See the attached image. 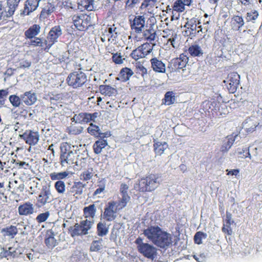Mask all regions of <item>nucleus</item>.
I'll return each instance as SVG.
<instances>
[{
	"label": "nucleus",
	"instance_id": "f257e3e1",
	"mask_svg": "<svg viewBox=\"0 0 262 262\" xmlns=\"http://www.w3.org/2000/svg\"><path fill=\"white\" fill-rule=\"evenodd\" d=\"M81 144L73 145L71 147L67 143H62L60 145V162L62 166H73L77 170L82 167V152L80 147Z\"/></svg>",
	"mask_w": 262,
	"mask_h": 262
},
{
	"label": "nucleus",
	"instance_id": "f03ea898",
	"mask_svg": "<svg viewBox=\"0 0 262 262\" xmlns=\"http://www.w3.org/2000/svg\"><path fill=\"white\" fill-rule=\"evenodd\" d=\"M160 184L158 176L150 174L145 178L141 179L138 183L136 184L134 188L140 192L152 191Z\"/></svg>",
	"mask_w": 262,
	"mask_h": 262
},
{
	"label": "nucleus",
	"instance_id": "7ed1b4c3",
	"mask_svg": "<svg viewBox=\"0 0 262 262\" xmlns=\"http://www.w3.org/2000/svg\"><path fill=\"white\" fill-rule=\"evenodd\" d=\"M200 22L197 20L195 18H192L188 20L184 26L186 30L183 31L184 36L193 37L195 36L196 33L202 31V26H199Z\"/></svg>",
	"mask_w": 262,
	"mask_h": 262
},
{
	"label": "nucleus",
	"instance_id": "20e7f679",
	"mask_svg": "<svg viewBox=\"0 0 262 262\" xmlns=\"http://www.w3.org/2000/svg\"><path fill=\"white\" fill-rule=\"evenodd\" d=\"M61 34L62 31L60 26H57L52 28L48 34L47 39L45 40L46 49H49L57 41V38Z\"/></svg>",
	"mask_w": 262,
	"mask_h": 262
},
{
	"label": "nucleus",
	"instance_id": "39448f33",
	"mask_svg": "<svg viewBox=\"0 0 262 262\" xmlns=\"http://www.w3.org/2000/svg\"><path fill=\"white\" fill-rule=\"evenodd\" d=\"M172 244V236L170 234L162 230L154 244L162 248H166Z\"/></svg>",
	"mask_w": 262,
	"mask_h": 262
},
{
	"label": "nucleus",
	"instance_id": "423d86ee",
	"mask_svg": "<svg viewBox=\"0 0 262 262\" xmlns=\"http://www.w3.org/2000/svg\"><path fill=\"white\" fill-rule=\"evenodd\" d=\"M53 199L50 189L47 187L43 188L37 198L38 206L41 207L50 203Z\"/></svg>",
	"mask_w": 262,
	"mask_h": 262
},
{
	"label": "nucleus",
	"instance_id": "0eeeda50",
	"mask_svg": "<svg viewBox=\"0 0 262 262\" xmlns=\"http://www.w3.org/2000/svg\"><path fill=\"white\" fill-rule=\"evenodd\" d=\"M239 79L240 76L237 73L232 72L228 75L224 82L226 83L229 91L233 93L239 83Z\"/></svg>",
	"mask_w": 262,
	"mask_h": 262
},
{
	"label": "nucleus",
	"instance_id": "6e6552de",
	"mask_svg": "<svg viewBox=\"0 0 262 262\" xmlns=\"http://www.w3.org/2000/svg\"><path fill=\"white\" fill-rule=\"evenodd\" d=\"M117 210H119L114 201L108 203L107 207L104 209V218L107 221H112L116 217Z\"/></svg>",
	"mask_w": 262,
	"mask_h": 262
},
{
	"label": "nucleus",
	"instance_id": "1a4fd4ad",
	"mask_svg": "<svg viewBox=\"0 0 262 262\" xmlns=\"http://www.w3.org/2000/svg\"><path fill=\"white\" fill-rule=\"evenodd\" d=\"M139 251L145 257L151 259H154L157 256L156 248L148 243L140 246Z\"/></svg>",
	"mask_w": 262,
	"mask_h": 262
},
{
	"label": "nucleus",
	"instance_id": "9d476101",
	"mask_svg": "<svg viewBox=\"0 0 262 262\" xmlns=\"http://www.w3.org/2000/svg\"><path fill=\"white\" fill-rule=\"evenodd\" d=\"M162 231L161 229L158 226H151L144 230L145 236L154 244Z\"/></svg>",
	"mask_w": 262,
	"mask_h": 262
},
{
	"label": "nucleus",
	"instance_id": "9b49d317",
	"mask_svg": "<svg viewBox=\"0 0 262 262\" xmlns=\"http://www.w3.org/2000/svg\"><path fill=\"white\" fill-rule=\"evenodd\" d=\"M21 137L24 139L26 143L31 146L36 145L39 139V135L38 132L30 130L25 133Z\"/></svg>",
	"mask_w": 262,
	"mask_h": 262
},
{
	"label": "nucleus",
	"instance_id": "f8f14e48",
	"mask_svg": "<svg viewBox=\"0 0 262 262\" xmlns=\"http://www.w3.org/2000/svg\"><path fill=\"white\" fill-rule=\"evenodd\" d=\"M34 206L32 203L29 202H26L20 205L18 207V212L20 215H29L34 213Z\"/></svg>",
	"mask_w": 262,
	"mask_h": 262
},
{
	"label": "nucleus",
	"instance_id": "ddd939ff",
	"mask_svg": "<svg viewBox=\"0 0 262 262\" xmlns=\"http://www.w3.org/2000/svg\"><path fill=\"white\" fill-rule=\"evenodd\" d=\"M145 17L143 16H136L131 25L132 29L135 30L136 33H140L145 26Z\"/></svg>",
	"mask_w": 262,
	"mask_h": 262
},
{
	"label": "nucleus",
	"instance_id": "4468645a",
	"mask_svg": "<svg viewBox=\"0 0 262 262\" xmlns=\"http://www.w3.org/2000/svg\"><path fill=\"white\" fill-rule=\"evenodd\" d=\"M188 61V57L184 54H181L179 58L173 60L172 63L176 70L182 69L184 71V68L186 67Z\"/></svg>",
	"mask_w": 262,
	"mask_h": 262
},
{
	"label": "nucleus",
	"instance_id": "2eb2a0df",
	"mask_svg": "<svg viewBox=\"0 0 262 262\" xmlns=\"http://www.w3.org/2000/svg\"><path fill=\"white\" fill-rule=\"evenodd\" d=\"M21 99L22 102L27 105L33 104L37 100L36 94L31 91L26 92L21 95Z\"/></svg>",
	"mask_w": 262,
	"mask_h": 262
},
{
	"label": "nucleus",
	"instance_id": "dca6fc26",
	"mask_svg": "<svg viewBox=\"0 0 262 262\" xmlns=\"http://www.w3.org/2000/svg\"><path fill=\"white\" fill-rule=\"evenodd\" d=\"M150 61L151 68L155 72L162 73L165 72V64L161 60L154 57L151 58Z\"/></svg>",
	"mask_w": 262,
	"mask_h": 262
},
{
	"label": "nucleus",
	"instance_id": "f3484780",
	"mask_svg": "<svg viewBox=\"0 0 262 262\" xmlns=\"http://www.w3.org/2000/svg\"><path fill=\"white\" fill-rule=\"evenodd\" d=\"M80 74L77 72H74L71 74L67 78V82L69 85H71L74 88H77L80 86L81 83V76Z\"/></svg>",
	"mask_w": 262,
	"mask_h": 262
},
{
	"label": "nucleus",
	"instance_id": "a211bd4d",
	"mask_svg": "<svg viewBox=\"0 0 262 262\" xmlns=\"http://www.w3.org/2000/svg\"><path fill=\"white\" fill-rule=\"evenodd\" d=\"M238 137V135L232 134L227 137L224 140L223 144L221 148L223 152H227L232 146L233 142Z\"/></svg>",
	"mask_w": 262,
	"mask_h": 262
},
{
	"label": "nucleus",
	"instance_id": "6ab92c4d",
	"mask_svg": "<svg viewBox=\"0 0 262 262\" xmlns=\"http://www.w3.org/2000/svg\"><path fill=\"white\" fill-rule=\"evenodd\" d=\"M231 24L232 29L239 31L244 25L245 22L242 16L235 15L231 18Z\"/></svg>",
	"mask_w": 262,
	"mask_h": 262
},
{
	"label": "nucleus",
	"instance_id": "aec40b11",
	"mask_svg": "<svg viewBox=\"0 0 262 262\" xmlns=\"http://www.w3.org/2000/svg\"><path fill=\"white\" fill-rule=\"evenodd\" d=\"M234 221L232 219V215L230 213L227 212L226 216L225 223L222 228V230L224 233H227L228 235H231L232 231L231 228V225L233 223Z\"/></svg>",
	"mask_w": 262,
	"mask_h": 262
},
{
	"label": "nucleus",
	"instance_id": "412c9836",
	"mask_svg": "<svg viewBox=\"0 0 262 262\" xmlns=\"http://www.w3.org/2000/svg\"><path fill=\"white\" fill-rule=\"evenodd\" d=\"M40 31V27L38 25H33L25 32L26 37L28 38H33L37 35Z\"/></svg>",
	"mask_w": 262,
	"mask_h": 262
},
{
	"label": "nucleus",
	"instance_id": "4be33fe9",
	"mask_svg": "<svg viewBox=\"0 0 262 262\" xmlns=\"http://www.w3.org/2000/svg\"><path fill=\"white\" fill-rule=\"evenodd\" d=\"M133 74L134 72L131 69L128 68H123L119 73V79L122 81H126Z\"/></svg>",
	"mask_w": 262,
	"mask_h": 262
},
{
	"label": "nucleus",
	"instance_id": "5701e85b",
	"mask_svg": "<svg viewBox=\"0 0 262 262\" xmlns=\"http://www.w3.org/2000/svg\"><path fill=\"white\" fill-rule=\"evenodd\" d=\"M189 53L193 57L201 56L203 54V51L201 47L196 44H194L189 47L188 49Z\"/></svg>",
	"mask_w": 262,
	"mask_h": 262
},
{
	"label": "nucleus",
	"instance_id": "b1692460",
	"mask_svg": "<svg viewBox=\"0 0 262 262\" xmlns=\"http://www.w3.org/2000/svg\"><path fill=\"white\" fill-rule=\"evenodd\" d=\"M168 146V144L165 142H157L154 144L155 151L157 155L160 156L164 153Z\"/></svg>",
	"mask_w": 262,
	"mask_h": 262
},
{
	"label": "nucleus",
	"instance_id": "393cba45",
	"mask_svg": "<svg viewBox=\"0 0 262 262\" xmlns=\"http://www.w3.org/2000/svg\"><path fill=\"white\" fill-rule=\"evenodd\" d=\"M96 210L95 206L94 204L85 207L83 209L85 217L90 220H94L93 218L95 216Z\"/></svg>",
	"mask_w": 262,
	"mask_h": 262
},
{
	"label": "nucleus",
	"instance_id": "a878e982",
	"mask_svg": "<svg viewBox=\"0 0 262 262\" xmlns=\"http://www.w3.org/2000/svg\"><path fill=\"white\" fill-rule=\"evenodd\" d=\"M81 15H74L73 16L72 19L73 25L72 28L74 31H81L82 30V19L81 18Z\"/></svg>",
	"mask_w": 262,
	"mask_h": 262
},
{
	"label": "nucleus",
	"instance_id": "bb28decb",
	"mask_svg": "<svg viewBox=\"0 0 262 262\" xmlns=\"http://www.w3.org/2000/svg\"><path fill=\"white\" fill-rule=\"evenodd\" d=\"M107 145V142L105 140L100 139L97 141L93 145L94 152L97 154H100L102 149Z\"/></svg>",
	"mask_w": 262,
	"mask_h": 262
},
{
	"label": "nucleus",
	"instance_id": "cd10ccee",
	"mask_svg": "<svg viewBox=\"0 0 262 262\" xmlns=\"http://www.w3.org/2000/svg\"><path fill=\"white\" fill-rule=\"evenodd\" d=\"M143 36L146 40L152 41L155 40L156 38V32L152 28L150 27L149 29L144 31Z\"/></svg>",
	"mask_w": 262,
	"mask_h": 262
},
{
	"label": "nucleus",
	"instance_id": "c85d7f7f",
	"mask_svg": "<svg viewBox=\"0 0 262 262\" xmlns=\"http://www.w3.org/2000/svg\"><path fill=\"white\" fill-rule=\"evenodd\" d=\"M120 195L121 196L120 200L118 201V202H115L116 203V206L119 210L122 209L125 207L126 206L127 203L130 200V197L128 194Z\"/></svg>",
	"mask_w": 262,
	"mask_h": 262
},
{
	"label": "nucleus",
	"instance_id": "c756f323",
	"mask_svg": "<svg viewBox=\"0 0 262 262\" xmlns=\"http://www.w3.org/2000/svg\"><path fill=\"white\" fill-rule=\"evenodd\" d=\"M155 45V44L151 45L150 44L146 42L139 46V47L143 54L142 56H144L145 57L147 55L151 53L153 50V46Z\"/></svg>",
	"mask_w": 262,
	"mask_h": 262
},
{
	"label": "nucleus",
	"instance_id": "7c9ffc66",
	"mask_svg": "<svg viewBox=\"0 0 262 262\" xmlns=\"http://www.w3.org/2000/svg\"><path fill=\"white\" fill-rule=\"evenodd\" d=\"M82 222L80 224H76L74 226L71 227L70 232L72 237L79 236L82 233Z\"/></svg>",
	"mask_w": 262,
	"mask_h": 262
},
{
	"label": "nucleus",
	"instance_id": "2f4dec72",
	"mask_svg": "<svg viewBox=\"0 0 262 262\" xmlns=\"http://www.w3.org/2000/svg\"><path fill=\"white\" fill-rule=\"evenodd\" d=\"M259 16V13L256 10H251L246 14V20L247 21H251L253 23H255L257 19Z\"/></svg>",
	"mask_w": 262,
	"mask_h": 262
},
{
	"label": "nucleus",
	"instance_id": "473e14b6",
	"mask_svg": "<svg viewBox=\"0 0 262 262\" xmlns=\"http://www.w3.org/2000/svg\"><path fill=\"white\" fill-rule=\"evenodd\" d=\"M9 100L12 105L14 107H19L23 103L21 96L19 97L16 95H12L9 96Z\"/></svg>",
	"mask_w": 262,
	"mask_h": 262
},
{
	"label": "nucleus",
	"instance_id": "72a5a7b5",
	"mask_svg": "<svg viewBox=\"0 0 262 262\" xmlns=\"http://www.w3.org/2000/svg\"><path fill=\"white\" fill-rule=\"evenodd\" d=\"M108 232V228L105 223L100 222L98 224L97 232L99 236H103L107 234Z\"/></svg>",
	"mask_w": 262,
	"mask_h": 262
},
{
	"label": "nucleus",
	"instance_id": "f704fd0d",
	"mask_svg": "<svg viewBox=\"0 0 262 262\" xmlns=\"http://www.w3.org/2000/svg\"><path fill=\"white\" fill-rule=\"evenodd\" d=\"M2 232L6 233V235L14 237V236L17 233V228L14 226H10L6 228L2 229Z\"/></svg>",
	"mask_w": 262,
	"mask_h": 262
},
{
	"label": "nucleus",
	"instance_id": "c9c22d12",
	"mask_svg": "<svg viewBox=\"0 0 262 262\" xmlns=\"http://www.w3.org/2000/svg\"><path fill=\"white\" fill-rule=\"evenodd\" d=\"M103 242L102 238L93 241L90 247L91 250L92 251H98L100 250L103 247Z\"/></svg>",
	"mask_w": 262,
	"mask_h": 262
},
{
	"label": "nucleus",
	"instance_id": "e433bc0d",
	"mask_svg": "<svg viewBox=\"0 0 262 262\" xmlns=\"http://www.w3.org/2000/svg\"><path fill=\"white\" fill-rule=\"evenodd\" d=\"M165 103L167 105H170L174 103L176 99L174 93L172 92H167L165 95Z\"/></svg>",
	"mask_w": 262,
	"mask_h": 262
},
{
	"label": "nucleus",
	"instance_id": "4c0bfd02",
	"mask_svg": "<svg viewBox=\"0 0 262 262\" xmlns=\"http://www.w3.org/2000/svg\"><path fill=\"white\" fill-rule=\"evenodd\" d=\"M68 176V173L66 171L60 172H53L50 173V177L52 180H58L65 178Z\"/></svg>",
	"mask_w": 262,
	"mask_h": 262
},
{
	"label": "nucleus",
	"instance_id": "58836bf2",
	"mask_svg": "<svg viewBox=\"0 0 262 262\" xmlns=\"http://www.w3.org/2000/svg\"><path fill=\"white\" fill-rule=\"evenodd\" d=\"M94 223V220L86 219L85 221H83V234H87L88 231L90 230Z\"/></svg>",
	"mask_w": 262,
	"mask_h": 262
},
{
	"label": "nucleus",
	"instance_id": "ea45409f",
	"mask_svg": "<svg viewBox=\"0 0 262 262\" xmlns=\"http://www.w3.org/2000/svg\"><path fill=\"white\" fill-rule=\"evenodd\" d=\"M185 5L182 2V0H177L173 4V10L176 12H183L185 10Z\"/></svg>",
	"mask_w": 262,
	"mask_h": 262
},
{
	"label": "nucleus",
	"instance_id": "a19ab883",
	"mask_svg": "<svg viewBox=\"0 0 262 262\" xmlns=\"http://www.w3.org/2000/svg\"><path fill=\"white\" fill-rule=\"evenodd\" d=\"M50 213L49 211L41 213L39 214L36 217V220L38 223H41L46 221L49 217Z\"/></svg>",
	"mask_w": 262,
	"mask_h": 262
},
{
	"label": "nucleus",
	"instance_id": "79ce46f5",
	"mask_svg": "<svg viewBox=\"0 0 262 262\" xmlns=\"http://www.w3.org/2000/svg\"><path fill=\"white\" fill-rule=\"evenodd\" d=\"M207 237V234L204 233L203 232L199 231L197 232L194 236V241L195 243L197 244H201L202 243V239L206 238Z\"/></svg>",
	"mask_w": 262,
	"mask_h": 262
},
{
	"label": "nucleus",
	"instance_id": "37998d69",
	"mask_svg": "<svg viewBox=\"0 0 262 262\" xmlns=\"http://www.w3.org/2000/svg\"><path fill=\"white\" fill-rule=\"evenodd\" d=\"M157 2V0H144L141 4V8L150 9L155 6Z\"/></svg>",
	"mask_w": 262,
	"mask_h": 262
},
{
	"label": "nucleus",
	"instance_id": "c03bdc74",
	"mask_svg": "<svg viewBox=\"0 0 262 262\" xmlns=\"http://www.w3.org/2000/svg\"><path fill=\"white\" fill-rule=\"evenodd\" d=\"M142 54L140 49L138 47L132 51L130 56L133 59L137 60L140 58L145 57L144 56H142Z\"/></svg>",
	"mask_w": 262,
	"mask_h": 262
},
{
	"label": "nucleus",
	"instance_id": "a18cd8bd",
	"mask_svg": "<svg viewBox=\"0 0 262 262\" xmlns=\"http://www.w3.org/2000/svg\"><path fill=\"white\" fill-rule=\"evenodd\" d=\"M9 94L8 89H3L0 90V105L5 104L6 98Z\"/></svg>",
	"mask_w": 262,
	"mask_h": 262
},
{
	"label": "nucleus",
	"instance_id": "49530a36",
	"mask_svg": "<svg viewBox=\"0 0 262 262\" xmlns=\"http://www.w3.org/2000/svg\"><path fill=\"white\" fill-rule=\"evenodd\" d=\"M55 187L58 193H62L65 191V184L62 181H58L55 184Z\"/></svg>",
	"mask_w": 262,
	"mask_h": 262
},
{
	"label": "nucleus",
	"instance_id": "de8ad7c7",
	"mask_svg": "<svg viewBox=\"0 0 262 262\" xmlns=\"http://www.w3.org/2000/svg\"><path fill=\"white\" fill-rule=\"evenodd\" d=\"M113 61L116 64H122L123 62L124 58H123L120 53L117 52L113 54L112 57Z\"/></svg>",
	"mask_w": 262,
	"mask_h": 262
},
{
	"label": "nucleus",
	"instance_id": "09e8293b",
	"mask_svg": "<svg viewBox=\"0 0 262 262\" xmlns=\"http://www.w3.org/2000/svg\"><path fill=\"white\" fill-rule=\"evenodd\" d=\"M81 250V248L79 247L78 249L77 248L75 251H74L71 257V259L73 261L80 260L82 256Z\"/></svg>",
	"mask_w": 262,
	"mask_h": 262
},
{
	"label": "nucleus",
	"instance_id": "8fccbe9b",
	"mask_svg": "<svg viewBox=\"0 0 262 262\" xmlns=\"http://www.w3.org/2000/svg\"><path fill=\"white\" fill-rule=\"evenodd\" d=\"M82 127L79 124H72L70 127V132L71 134H79L81 132Z\"/></svg>",
	"mask_w": 262,
	"mask_h": 262
},
{
	"label": "nucleus",
	"instance_id": "3c124183",
	"mask_svg": "<svg viewBox=\"0 0 262 262\" xmlns=\"http://www.w3.org/2000/svg\"><path fill=\"white\" fill-rule=\"evenodd\" d=\"M16 8L13 6L8 5V6L5 8V12H4L6 17H9L12 16L14 14Z\"/></svg>",
	"mask_w": 262,
	"mask_h": 262
},
{
	"label": "nucleus",
	"instance_id": "603ef678",
	"mask_svg": "<svg viewBox=\"0 0 262 262\" xmlns=\"http://www.w3.org/2000/svg\"><path fill=\"white\" fill-rule=\"evenodd\" d=\"M30 45L34 46L43 47L45 45V40L41 41V39L38 37H35L33 39L31 40Z\"/></svg>",
	"mask_w": 262,
	"mask_h": 262
},
{
	"label": "nucleus",
	"instance_id": "864d4df0",
	"mask_svg": "<svg viewBox=\"0 0 262 262\" xmlns=\"http://www.w3.org/2000/svg\"><path fill=\"white\" fill-rule=\"evenodd\" d=\"M45 243L49 248H53L56 245V240L53 236H49L45 240Z\"/></svg>",
	"mask_w": 262,
	"mask_h": 262
},
{
	"label": "nucleus",
	"instance_id": "5fc2aeb1",
	"mask_svg": "<svg viewBox=\"0 0 262 262\" xmlns=\"http://www.w3.org/2000/svg\"><path fill=\"white\" fill-rule=\"evenodd\" d=\"M100 130L99 126L92 124L88 128V132L94 135H98Z\"/></svg>",
	"mask_w": 262,
	"mask_h": 262
},
{
	"label": "nucleus",
	"instance_id": "6e6d98bb",
	"mask_svg": "<svg viewBox=\"0 0 262 262\" xmlns=\"http://www.w3.org/2000/svg\"><path fill=\"white\" fill-rule=\"evenodd\" d=\"M117 28L116 27H110L106 28V31L108 32L107 35H111V37L116 38L117 36Z\"/></svg>",
	"mask_w": 262,
	"mask_h": 262
},
{
	"label": "nucleus",
	"instance_id": "4d7b16f0",
	"mask_svg": "<svg viewBox=\"0 0 262 262\" xmlns=\"http://www.w3.org/2000/svg\"><path fill=\"white\" fill-rule=\"evenodd\" d=\"M136 68L138 72L142 77H144L145 75L147 74V69L142 64L139 63L137 64Z\"/></svg>",
	"mask_w": 262,
	"mask_h": 262
},
{
	"label": "nucleus",
	"instance_id": "13d9d810",
	"mask_svg": "<svg viewBox=\"0 0 262 262\" xmlns=\"http://www.w3.org/2000/svg\"><path fill=\"white\" fill-rule=\"evenodd\" d=\"M94 0H85L84 8L88 11H92L94 9L93 6Z\"/></svg>",
	"mask_w": 262,
	"mask_h": 262
},
{
	"label": "nucleus",
	"instance_id": "bf43d9fd",
	"mask_svg": "<svg viewBox=\"0 0 262 262\" xmlns=\"http://www.w3.org/2000/svg\"><path fill=\"white\" fill-rule=\"evenodd\" d=\"M94 114L88 113L83 114V122H88L90 120H92L95 118Z\"/></svg>",
	"mask_w": 262,
	"mask_h": 262
},
{
	"label": "nucleus",
	"instance_id": "052dcab7",
	"mask_svg": "<svg viewBox=\"0 0 262 262\" xmlns=\"http://www.w3.org/2000/svg\"><path fill=\"white\" fill-rule=\"evenodd\" d=\"M194 258L198 262H203L206 258V254L204 253H201L199 255H194Z\"/></svg>",
	"mask_w": 262,
	"mask_h": 262
},
{
	"label": "nucleus",
	"instance_id": "680f3d73",
	"mask_svg": "<svg viewBox=\"0 0 262 262\" xmlns=\"http://www.w3.org/2000/svg\"><path fill=\"white\" fill-rule=\"evenodd\" d=\"M31 62L27 60H23L19 62V68H29L31 65Z\"/></svg>",
	"mask_w": 262,
	"mask_h": 262
},
{
	"label": "nucleus",
	"instance_id": "e2e57ef3",
	"mask_svg": "<svg viewBox=\"0 0 262 262\" xmlns=\"http://www.w3.org/2000/svg\"><path fill=\"white\" fill-rule=\"evenodd\" d=\"M128 189V186L125 184H122L120 186V194H127V190Z\"/></svg>",
	"mask_w": 262,
	"mask_h": 262
},
{
	"label": "nucleus",
	"instance_id": "0e129e2a",
	"mask_svg": "<svg viewBox=\"0 0 262 262\" xmlns=\"http://www.w3.org/2000/svg\"><path fill=\"white\" fill-rule=\"evenodd\" d=\"M80 118L81 114H79L78 115H75L72 118L73 122H75L74 124L80 125L81 122L82 121V120L80 119Z\"/></svg>",
	"mask_w": 262,
	"mask_h": 262
},
{
	"label": "nucleus",
	"instance_id": "69168bd1",
	"mask_svg": "<svg viewBox=\"0 0 262 262\" xmlns=\"http://www.w3.org/2000/svg\"><path fill=\"white\" fill-rule=\"evenodd\" d=\"M92 171H93V169H91L88 170L85 172V173L83 174V176L84 177V179L85 180L90 179L92 178V176H93Z\"/></svg>",
	"mask_w": 262,
	"mask_h": 262
},
{
	"label": "nucleus",
	"instance_id": "338daca9",
	"mask_svg": "<svg viewBox=\"0 0 262 262\" xmlns=\"http://www.w3.org/2000/svg\"><path fill=\"white\" fill-rule=\"evenodd\" d=\"M226 171H227L228 175L235 176L236 177L238 174L239 172V170L237 169L232 170L227 169Z\"/></svg>",
	"mask_w": 262,
	"mask_h": 262
},
{
	"label": "nucleus",
	"instance_id": "774afa93",
	"mask_svg": "<svg viewBox=\"0 0 262 262\" xmlns=\"http://www.w3.org/2000/svg\"><path fill=\"white\" fill-rule=\"evenodd\" d=\"M20 1L21 0H8V5H10V6H13L17 8Z\"/></svg>",
	"mask_w": 262,
	"mask_h": 262
}]
</instances>
